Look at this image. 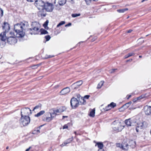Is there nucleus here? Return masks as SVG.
<instances>
[{
  "mask_svg": "<svg viewBox=\"0 0 151 151\" xmlns=\"http://www.w3.org/2000/svg\"><path fill=\"white\" fill-rule=\"evenodd\" d=\"M68 128V126L67 125H64L63 127V129H67Z\"/></svg>",
  "mask_w": 151,
  "mask_h": 151,
  "instance_id": "obj_46",
  "label": "nucleus"
},
{
  "mask_svg": "<svg viewBox=\"0 0 151 151\" xmlns=\"http://www.w3.org/2000/svg\"><path fill=\"white\" fill-rule=\"evenodd\" d=\"M104 82L103 81H101L98 84L97 88H100L103 85Z\"/></svg>",
  "mask_w": 151,
  "mask_h": 151,
  "instance_id": "obj_30",
  "label": "nucleus"
},
{
  "mask_svg": "<svg viewBox=\"0 0 151 151\" xmlns=\"http://www.w3.org/2000/svg\"><path fill=\"white\" fill-rule=\"evenodd\" d=\"M58 3L60 5H63L65 4L66 2V0H58Z\"/></svg>",
  "mask_w": 151,
  "mask_h": 151,
  "instance_id": "obj_28",
  "label": "nucleus"
},
{
  "mask_svg": "<svg viewBox=\"0 0 151 151\" xmlns=\"http://www.w3.org/2000/svg\"><path fill=\"white\" fill-rule=\"evenodd\" d=\"M73 140V138H69L66 140L65 141L63 144L60 145V146L61 147H63L64 146L66 145L67 144L70 143Z\"/></svg>",
  "mask_w": 151,
  "mask_h": 151,
  "instance_id": "obj_17",
  "label": "nucleus"
},
{
  "mask_svg": "<svg viewBox=\"0 0 151 151\" xmlns=\"http://www.w3.org/2000/svg\"><path fill=\"white\" fill-rule=\"evenodd\" d=\"M95 109H91L89 115L91 117H94L95 116Z\"/></svg>",
  "mask_w": 151,
  "mask_h": 151,
  "instance_id": "obj_23",
  "label": "nucleus"
},
{
  "mask_svg": "<svg viewBox=\"0 0 151 151\" xmlns=\"http://www.w3.org/2000/svg\"><path fill=\"white\" fill-rule=\"evenodd\" d=\"M65 23V21H61L57 25V27H59L60 26L64 24Z\"/></svg>",
  "mask_w": 151,
  "mask_h": 151,
  "instance_id": "obj_32",
  "label": "nucleus"
},
{
  "mask_svg": "<svg viewBox=\"0 0 151 151\" xmlns=\"http://www.w3.org/2000/svg\"><path fill=\"white\" fill-rule=\"evenodd\" d=\"M112 127L114 130L118 132L121 131L124 128V126L122 125L119 122L116 121L113 122Z\"/></svg>",
  "mask_w": 151,
  "mask_h": 151,
  "instance_id": "obj_3",
  "label": "nucleus"
},
{
  "mask_svg": "<svg viewBox=\"0 0 151 151\" xmlns=\"http://www.w3.org/2000/svg\"><path fill=\"white\" fill-rule=\"evenodd\" d=\"M35 4L39 9H43L45 3L41 0H37L35 1Z\"/></svg>",
  "mask_w": 151,
  "mask_h": 151,
  "instance_id": "obj_7",
  "label": "nucleus"
},
{
  "mask_svg": "<svg viewBox=\"0 0 151 151\" xmlns=\"http://www.w3.org/2000/svg\"><path fill=\"white\" fill-rule=\"evenodd\" d=\"M129 145L132 148H134L136 146V142L133 140L130 141L129 142Z\"/></svg>",
  "mask_w": 151,
  "mask_h": 151,
  "instance_id": "obj_19",
  "label": "nucleus"
},
{
  "mask_svg": "<svg viewBox=\"0 0 151 151\" xmlns=\"http://www.w3.org/2000/svg\"><path fill=\"white\" fill-rule=\"evenodd\" d=\"M70 89L69 88L67 87L63 89L60 92V95H63L65 94L70 91Z\"/></svg>",
  "mask_w": 151,
  "mask_h": 151,
  "instance_id": "obj_15",
  "label": "nucleus"
},
{
  "mask_svg": "<svg viewBox=\"0 0 151 151\" xmlns=\"http://www.w3.org/2000/svg\"><path fill=\"white\" fill-rule=\"evenodd\" d=\"M37 132L39 133L40 132V130L39 129H38L37 130Z\"/></svg>",
  "mask_w": 151,
  "mask_h": 151,
  "instance_id": "obj_57",
  "label": "nucleus"
},
{
  "mask_svg": "<svg viewBox=\"0 0 151 151\" xmlns=\"http://www.w3.org/2000/svg\"><path fill=\"white\" fill-rule=\"evenodd\" d=\"M32 28H40V24L36 22H34L32 23Z\"/></svg>",
  "mask_w": 151,
  "mask_h": 151,
  "instance_id": "obj_16",
  "label": "nucleus"
},
{
  "mask_svg": "<svg viewBox=\"0 0 151 151\" xmlns=\"http://www.w3.org/2000/svg\"><path fill=\"white\" fill-rule=\"evenodd\" d=\"M58 109L59 110V112H60V113L63 112L64 111H65L66 109L65 107H62Z\"/></svg>",
  "mask_w": 151,
  "mask_h": 151,
  "instance_id": "obj_31",
  "label": "nucleus"
},
{
  "mask_svg": "<svg viewBox=\"0 0 151 151\" xmlns=\"http://www.w3.org/2000/svg\"><path fill=\"white\" fill-rule=\"evenodd\" d=\"M48 21L47 20L43 24V26L45 28H46V27H47V25L48 24Z\"/></svg>",
  "mask_w": 151,
  "mask_h": 151,
  "instance_id": "obj_37",
  "label": "nucleus"
},
{
  "mask_svg": "<svg viewBox=\"0 0 151 151\" xmlns=\"http://www.w3.org/2000/svg\"><path fill=\"white\" fill-rule=\"evenodd\" d=\"M2 28L3 32L1 34V46L4 47L6 43V41L7 39V37L6 33L8 32L10 29L9 24L6 22H4L2 25Z\"/></svg>",
  "mask_w": 151,
  "mask_h": 151,
  "instance_id": "obj_2",
  "label": "nucleus"
},
{
  "mask_svg": "<svg viewBox=\"0 0 151 151\" xmlns=\"http://www.w3.org/2000/svg\"><path fill=\"white\" fill-rule=\"evenodd\" d=\"M98 151H105L104 150H99Z\"/></svg>",
  "mask_w": 151,
  "mask_h": 151,
  "instance_id": "obj_59",
  "label": "nucleus"
},
{
  "mask_svg": "<svg viewBox=\"0 0 151 151\" xmlns=\"http://www.w3.org/2000/svg\"><path fill=\"white\" fill-rule=\"evenodd\" d=\"M83 42H80L78 44H81V43H82Z\"/></svg>",
  "mask_w": 151,
  "mask_h": 151,
  "instance_id": "obj_58",
  "label": "nucleus"
},
{
  "mask_svg": "<svg viewBox=\"0 0 151 151\" xmlns=\"http://www.w3.org/2000/svg\"><path fill=\"white\" fill-rule=\"evenodd\" d=\"M10 36H13V37H14L15 36L14 33V32H10Z\"/></svg>",
  "mask_w": 151,
  "mask_h": 151,
  "instance_id": "obj_43",
  "label": "nucleus"
},
{
  "mask_svg": "<svg viewBox=\"0 0 151 151\" xmlns=\"http://www.w3.org/2000/svg\"><path fill=\"white\" fill-rule=\"evenodd\" d=\"M80 14H72V16L73 17H77L79 16L80 15Z\"/></svg>",
  "mask_w": 151,
  "mask_h": 151,
  "instance_id": "obj_33",
  "label": "nucleus"
},
{
  "mask_svg": "<svg viewBox=\"0 0 151 151\" xmlns=\"http://www.w3.org/2000/svg\"><path fill=\"white\" fill-rule=\"evenodd\" d=\"M98 0H85V1L86 2L88 1H97Z\"/></svg>",
  "mask_w": 151,
  "mask_h": 151,
  "instance_id": "obj_47",
  "label": "nucleus"
},
{
  "mask_svg": "<svg viewBox=\"0 0 151 151\" xmlns=\"http://www.w3.org/2000/svg\"><path fill=\"white\" fill-rule=\"evenodd\" d=\"M31 114V110L28 108H25L21 110V116H29V114Z\"/></svg>",
  "mask_w": 151,
  "mask_h": 151,
  "instance_id": "obj_5",
  "label": "nucleus"
},
{
  "mask_svg": "<svg viewBox=\"0 0 151 151\" xmlns=\"http://www.w3.org/2000/svg\"><path fill=\"white\" fill-rule=\"evenodd\" d=\"M47 33L48 32L45 29H43L41 31V34H45Z\"/></svg>",
  "mask_w": 151,
  "mask_h": 151,
  "instance_id": "obj_34",
  "label": "nucleus"
},
{
  "mask_svg": "<svg viewBox=\"0 0 151 151\" xmlns=\"http://www.w3.org/2000/svg\"><path fill=\"white\" fill-rule=\"evenodd\" d=\"M54 117L55 116H53L51 112L47 113L43 117L42 120L44 121L49 122L51 121Z\"/></svg>",
  "mask_w": 151,
  "mask_h": 151,
  "instance_id": "obj_6",
  "label": "nucleus"
},
{
  "mask_svg": "<svg viewBox=\"0 0 151 151\" xmlns=\"http://www.w3.org/2000/svg\"><path fill=\"white\" fill-rule=\"evenodd\" d=\"M45 113V111L44 110H42L40 111L39 112L37 113V114L35 115V116L36 117H39L44 114Z\"/></svg>",
  "mask_w": 151,
  "mask_h": 151,
  "instance_id": "obj_26",
  "label": "nucleus"
},
{
  "mask_svg": "<svg viewBox=\"0 0 151 151\" xmlns=\"http://www.w3.org/2000/svg\"><path fill=\"white\" fill-rule=\"evenodd\" d=\"M79 102L78 100L75 98H73L70 100V104L73 108H75L78 106Z\"/></svg>",
  "mask_w": 151,
  "mask_h": 151,
  "instance_id": "obj_8",
  "label": "nucleus"
},
{
  "mask_svg": "<svg viewBox=\"0 0 151 151\" xmlns=\"http://www.w3.org/2000/svg\"><path fill=\"white\" fill-rule=\"evenodd\" d=\"M125 109H124V107H123V106L119 109V110L120 111H124Z\"/></svg>",
  "mask_w": 151,
  "mask_h": 151,
  "instance_id": "obj_42",
  "label": "nucleus"
},
{
  "mask_svg": "<svg viewBox=\"0 0 151 151\" xmlns=\"http://www.w3.org/2000/svg\"><path fill=\"white\" fill-rule=\"evenodd\" d=\"M116 145L117 147H119L122 148V144L119 143H117L116 144Z\"/></svg>",
  "mask_w": 151,
  "mask_h": 151,
  "instance_id": "obj_38",
  "label": "nucleus"
},
{
  "mask_svg": "<svg viewBox=\"0 0 151 151\" xmlns=\"http://www.w3.org/2000/svg\"><path fill=\"white\" fill-rule=\"evenodd\" d=\"M9 148V147H6V149H8Z\"/></svg>",
  "mask_w": 151,
  "mask_h": 151,
  "instance_id": "obj_62",
  "label": "nucleus"
},
{
  "mask_svg": "<svg viewBox=\"0 0 151 151\" xmlns=\"http://www.w3.org/2000/svg\"><path fill=\"white\" fill-rule=\"evenodd\" d=\"M1 16H2L3 15V11L1 9Z\"/></svg>",
  "mask_w": 151,
  "mask_h": 151,
  "instance_id": "obj_49",
  "label": "nucleus"
},
{
  "mask_svg": "<svg viewBox=\"0 0 151 151\" xmlns=\"http://www.w3.org/2000/svg\"><path fill=\"white\" fill-rule=\"evenodd\" d=\"M132 59H130L127 60V62L131 61H132Z\"/></svg>",
  "mask_w": 151,
  "mask_h": 151,
  "instance_id": "obj_54",
  "label": "nucleus"
},
{
  "mask_svg": "<svg viewBox=\"0 0 151 151\" xmlns=\"http://www.w3.org/2000/svg\"><path fill=\"white\" fill-rule=\"evenodd\" d=\"M125 122L127 126H133L134 124L136 122V121L134 120L133 119H129L125 120Z\"/></svg>",
  "mask_w": 151,
  "mask_h": 151,
  "instance_id": "obj_14",
  "label": "nucleus"
},
{
  "mask_svg": "<svg viewBox=\"0 0 151 151\" xmlns=\"http://www.w3.org/2000/svg\"><path fill=\"white\" fill-rule=\"evenodd\" d=\"M74 133L75 134H76V132H74Z\"/></svg>",
  "mask_w": 151,
  "mask_h": 151,
  "instance_id": "obj_64",
  "label": "nucleus"
},
{
  "mask_svg": "<svg viewBox=\"0 0 151 151\" xmlns=\"http://www.w3.org/2000/svg\"><path fill=\"white\" fill-rule=\"evenodd\" d=\"M129 57H128V55H125V58L126 59V58H129Z\"/></svg>",
  "mask_w": 151,
  "mask_h": 151,
  "instance_id": "obj_53",
  "label": "nucleus"
},
{
  "mask_svg": "<svg viewBox=\"0 0 151 151\" xmlns=\"http://www.w3.org/2000/svg\"><path fill=\"white\" fill-rule=\"evenodd\" d=\"M30 122L29 116H21L19 119V122L21 125L24 127L27 125Z\"/></svg>",
  "mask_w": 151,
  "mask_h": 151,
  "instance_id": "obj_4",
  "label": "nucleus"
},
{
  "mask_svg": "<svg viewBox=\"0 0 151 151\" xmlns=\"http://www.w3.org/2000/svg\"><path fill=\"white\" fill-rule=\"evenodd\" d=\"M129 145L127 143H123L122 144V149L126 150H128L129 148Z\"/></svg>",
  "mask_w": 151,
  "mask_h": 151,
  "instance_id": "obj_21",
  "label": "nucleus"
},
{
  "mask_svg": "<svg viewBox=\"0 0 151 151\" xmlns=\"http://www.w3.org/2000/svg\"><path fill=\"white\" fill-rule=\"evenodd\" d=\"M97 145L98 148L100 149L99 150H103L102 148L104 147V145L103 143L101 142H97L96 145Z\"/></svg>",
  "mask_w": 151,
  "mask_h": 151,
  "instance_id": "obj_22",
  "label": "nucleus"
},
{
  "mask_svg": "<svg viewBox=\"0 0 151 151\" xmlns=\"http://www.w3.org/2000/svg\"><path fill=\"white\" fill-rule=\"evenodd\" d=\"M51 111H52L53 112H52L51 113L55 117L56 116V115L60 113L58 109H52Z\"/></svg>",
  "mask_w": 151,
  "mask_h": 151,
  "instance_id": "obj_18",
  "label": "nucleus"
},
{
  "mask_svg": "<svg viewBox=\"0 0 151 151\" xmlns=\"http://www.w3.org/2000/svg\"><path fill=\"white\" fill-rule=\"evenodd\" d=\"M128 10L127 8H126L123 9H118L117 11L119 13H124L125 11H127Z\"/></svg>",
  "mask_w": 151,
  "mask_h": 151,
  "instance_id": "obj_29",
  "label": "nucleus"
},
{
  "mask_svg": "<svg viewBox=\"0 0 151 151\" xmlns=\"http://www.w3.org/2000/svg\"><path fill=\"white\" fill-rule=\"evenodd\" d=\"M50 35H47L45 36V38L47 41H49L50 39Z\"/></svg>",
  "mask_w": 151,
  "mask_h": 151,
  "instance_id": "obj_39",
  "label": "nucleus"
},
{
  "mask_svg": "<svg viewBox=\"0 0 151 151\" xmlns=\"http://www.w3.org/2000/svg\"><path fill=\"white\" fill-rule=\"evenodd\" d=\"M28 1L32 2L33 1V0H27Z\"/></svg>",
  "mask_w": 151,
  "mask_h": 151,
  "instance_id": "obj_56",
  "label": "nucleus"
},
{
  "mask_svg": "<svg viewBox=\"0 0 151 151\" xmlns=\"http://www.w3.org/2000/svg\"><path fill=\"white\" fill-rule=\"evenodd\" d=\"M136 130L137 132H138V130L137 129V128H136Z\"/></svg>",
  "mask_w": 151,
  "mask_h": 151,
  "instance_id": "obj_60",
  "label": "nucleus"
},
{
  "mask_svg": "<svg viewBox=\"0 0 151 151\" xmlns=\"http://www.w3.org/2000/svg\"><path fill=\"white\" fill-rule=\"evenodd\" d=\"M135 54V53L134 52H132V53H128L127 55H128V57H129L131 56L132 55H134Z\"/></svg>",
  "mask_w": 151,
  "mask_h": 151,
  "instance_id": "obj_40",
  "label": "nucleus"
},
{
  "mask_svg": "<svg viewBox=\"0 0 151 151\" xmlns=\"http://www.w3.org/2000/svg\"><path fill=\"white\" fill-rule=\"evenodd\" d=\"M44 9L47 12H52L53 9V6L51 3L48 2L45 3Z\"/></svg>",
  "mask_w": 151,
  "mask_h": 151,
  "instance_id": "obj_9",
  "label": "nucleus"
},
{
  "mask_svg": "<svg viewBox=\"0 0 151 151\" xmlns=\"http://www.w3.org/2000/svg\"><path fill=\"white\" fill-rule=\"evenodd\" d=\"M83 82L82 81H79L71 85V87L73 89H77L82 84Z\"/></svg>",
  "mask_w": 151,
  "mask_h": 151,
  "instance_id": "obj_12",
  "label": "nucleus"
},
{
  "mask_svg": "<svg viewBox=\"0 0 151 151\" xmlns=\"http://www.w3.org/2000/svg\"><path fill=\"white\" fill-rule=\"evenodd\" d=\"M146 123V122H140L138 124V127L142 129L145 127V125Z\"/></svg>",
  "mask_w": 151,
  "mask_h": 151,
  "instance_id": "obj_20",
  "label": "nucleus"
},
{
  "mask_svg": "<svg viewBox=\"0 0 151 151\" xmlns=\"http://www.w3.org/2000/svg\"><path fill=\"white\" fill-rule=\"evenodd\" d=\"M29 26L28 22H24L20 24H17L14 26V29L17 33L16 36L19 37H22L25 35L24 31L27 29Z\"/></svg>",
  "mask_w": 151,
  "mask_h": 151,
  "instance_id": "obj_1",
  "label": "nucleus"
},
{
  "mask_svg": "<svg viewBox=\"0 0 151 151\" xmlns=\"http://www.w3.org/2000/svg\"><path fill=\"white\" fill-rule=\"evenodd\" d=\"M68 117V116H63V119H64L65 118H67Z\"/></svg>",
  "mask_w": 151,
  "mask_h": 151,
  "instance_id": "obj_51",
  "label": "nucleus"
},
{
  "mask_svg": "<svg viewBox=\"0 0 151 151\" xmlns=\"http://www.w3.org/2000/svg\"><path fill=\"white\" fill-rule=\"evenodd\" d=\"M131 96V95H129V96L127 98V99H129L130 98Z\"/></svg>",
  "mask_w": 151,
  "mask_h": 151,
  "instance_id": "obj_55",
  "label": "nucleus"
},
{
  "mask_svg": "<svg viewBox=\"0 0 151 151\" xmlns=\"http://www.w3.org/2000/svg\"><path fill=\"white\" fill-rule=\"evenodd\" d=\"M42 125H41V126H40L39 127V128L40 129V127H42Z\"/></svg>",
  "mask_w": 151,
  "mask_h": 151,
  "instance_id": "obj_63",
  "label": "nucleus"
},
{
  "mask_svg": "<svg viewBox=\"0 0 151 151\" xmlns=\"http://www.w3.org/2000/svg\"><path fill=\"white\" fill-rule=\"evenodd\" d=\"M139 57L140 58H141L142 57V56L141 55H140L139 56Z\"/></svg>",
  "mask_w": 151,
  "mask_h": 151,
  "instance_id": "obj_61",
  "label": "nucleus"
},
{
  "mask_svg": "<svg viewBox=\"0 0 151 151\" xmlns=\"http://www.w3.org/2000/svg\"><path fill=\"white\" fill-rule=\"evenodd\" d=\"M144 109L146 115H150L151 114V106H144Z\"/></svg>",
  "mask_w": 151,
  "mask_h": 151,
  "instance_id": "obj_13",
  "label": "nucleus"
},
{
  "mask_svg": "<svg viewBox=\"0 0 151 151\" xmlns=\"http://www.w3.org/2000/svg\"><path fill=\"white\" fill-rule=\"evenodd\" d=\"M39 28H38L37 29V28H30L27 29V32L28 33H29L31 35H36L38 33V31L39 30Z\"/></svg>",
  "mask_w": 151,
  "mask_h": 151,
  "instance_id": "obj_11",
  "label": "nucleus"
},
{
  "mask_svg": "<svg viewBox=\"0 0 151 151\" xmlns=\"http://www.w3.org/2000/svg\"><path fill=\"white\" fill-rule=\"evenodd\" d=\"M116 104L114 103L113 102H112L106 108H108V109H110L112 107H114L115 106H116Z\"/></svg>",
  "mask_w": 151,
  "mask_h": 151,
  "instance_id": "obj_25",
  "label": "nucleus"
},
{
  "mask_svg": "<svg viewBox=\"0 0 151 151\" xmlns=\"http://www.w3.org/2000/svg\"><path fill=\"white\" fill-rule=\"evenodd\" d=\"M7 41L9 44L14 45L17 42V40L14 37L9 36L7 39Z\"/></svg>",
  "mask_w": 151,
  "mask_h": 151,
  "instance_id": "obj_10",
  "label": "nucleus"
},
{
  "mask_svg": "<svg viewBox=\"0 0 151 151\" xmlns=\"http://www.w3.org/2000/svg\"><path fill=\"white\" fill-rule=\"evenodd\" d=\"M71 25V23H69L68 24H66L65 26V27H67L70 26Z\"/></svg>",
  "mask_w": 151,
  "mask_h": 151,
  "instance_id": "obj_45",
  "label": "nucleus"
},
{
  "mask_svg": "<svg viewBox=\"0 0 151 151\" xmlns=\"http://www.w3.org/2000/svg\"><path fill=\"white\" fill-rule=\"evenodd\" d=\"M132 30L130 29L127 31V32L128 33H131V32H132Z\"/></svg>",
  "mask_w": 151,
  "mask_h": 151,
  "instance_id": "obj_48",
  "label": "nucleus"
},
{
  "mask_svg": "<svg viewBox=\"0 0 151 151\" xmlns=\"http://www.w3.org/2000/svg\"><path fill=\"white\" fill-rule=\"evenodd\" d=\"M31 147H29L25 151H29V150L30 149Z\"/></svg>",
  "mask_w": 151,
  "mask_h": 151,
  "instance_id": "obj_50",
  "label": "nucleus"
},
{
  "mask_svg": "<svg viewBox=\"0 0 151 151\" xmlns=\"http://www.w3.org/2000/svg\"><path fill=\"white\" fill-rule=\"evenodd\" d=\"M54 56H51V55H49V56L48 57H47V58H52V57H53Z\"/></svg>",
  "mask_w": 151,
  "mask_h": 151,
  "instance_id": "obj_52",
  "label": "nucleus"
},
{
  "mask_svg": "<svg viewBox=\"0 0 151 151\" xmlns=\"http://www.w3.org/2000/svg\"><path fill=\"white\" fill-rule=\"evenodd\" d=\"M42 105L41 104L38 105L37 106H36L33 109V111H34L35 109H39L41 107Z\"/></svg>",
  "mask_w": 151,
  "mask_h": 151,
  "instance_id": "obj_36",
  "label": "nucleus"
},
{
  "mask_svg": "<svg viewBox=\"0 0 151 151\" xmlns=\"http://www.w3.org/2000/svg\"><path fill=\"white\" fill-rule=\"evenodd\" d=\"M144 98V96H141L137 98V100H140L141 99H142Z\"/></svg>",
  "mask_w": 151,
  "mask_h": 151,
  "instance_id": "obj_44",
  "label": "nucleus"
},
{
  "mask_svg": "<svg viewBox=\"0 0 151 151\" xmlns=\"http://www.w3.org/2000/svg\"><path fill=\"white\" fill-rule=\"evenodd\" d=\"M144 40L142 38L139 39L138 40V42L140 44H141L144 42Z\"/></svg>",
  "mask_w": 151,
  "mask_h": 151,
  "instance_id": "obj_35",
  "label": "nucleus"
},
{
  "mask_svg": "<svg viewBox=\"0 0 151 151\" xmlns=\"http://www.w3.org/2000/svg\"><path fill=\"white\" fill-rule=\"evenodd\" d=\"M89 97H90V96L88 95H87L85 96H84V98H81L82 100V101H83V102L82 103V104H85L86 103V102L85 101L84 99H88L89 98Z\"/></svg>",
  "mask_w": 151,
  "mask_h": 151,
  "instance_id": "obj_27",
  "label": "nucleus"
},
{
  "mask_svg": "<svg viewBox=\"0 0 151 151\" xmlns=\"http://www.w3.org/2000/svg\"><path fill=\"white\" fill-rule=\"evenodd\" d=\"M131 104L132 102L129 101V102L125 104L123 106V107H124V109H127L131 105Z\"/></svg>",
  "mask_w": 151,
  "mask_h": 151,
  "instance_id": "obj_24",
  "label": "nucleus"
},
{
  "mask_svg": "<svg viewBox=\"0 0 151 151\" xmlns=\"http://www.w3.org/2000/svg\"><path fill=\"white\" fill-rule=\"evenodd\" d=\"M117 69H112L109 70V72L110 73H114L115 70H116Z\"/></svg>",
  "mask_w": 151,
  "mask_h": 151,
  "instance_id": "obj_41",
  "label": "nucleus"
}]
</instances>
